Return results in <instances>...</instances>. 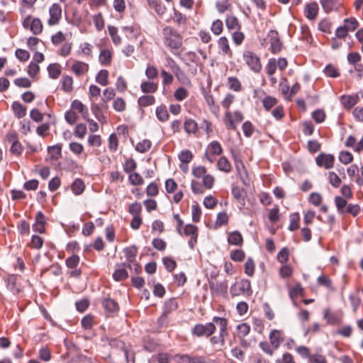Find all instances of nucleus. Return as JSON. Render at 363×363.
Masks as SVG:
<instances>
[{
    "instance_id": "obj_1",
    "label": "nucleus",
    "mask_w": 363,
    "mask_h": 363,
    "mask_svg": "<svg viewBox=\"0 0 363 363\" xmlns=\"http://www.w3.org/2000/svg\"><path fill=\"white\" fill-rule=\"evenodd\" d=\"M192 174L196 179H201L202 184L197 180L193 179L191 182V188L194 194H203L205 189H211L215 183V178L208 174L207 169L204 166L194 167Z\"/></svg>"
},
{
    "instance_id": "obj_2",
    "label": "nucleus",
    "mask_w": 363,
    "mask_h": 363,
    "mask_svg": "<svg viewBox=\"0 0 363 363\" xmlns=\"http://www.w3.org/2000/svg\"><path fill=\"white\" fill-rule=\"evenodd\" d=\"M162 35L165 47L174 55H179L183 48V36L171 26L164 28Z\"/></svg>"
},
{
    "instance_id": "obj_3",
    "label": "nucleus",
    "mask_w": 363,
    "mask_h": 363,
    "mask_svg": "<svg viewBox=\"0 0 363 363\" xmlns=\"http://www.w3.org/2000/svg\"><path fill=\"white\" fill-rule=\"evenodd\" d=\"M232 296H239L241 295L250 296L252 294L250 281L247 279H242L235 282L230 289Z\"/></svg>"
},
{
    "instance_id": "obj_4",
    "label": "nucleus",
    "mask_w": 363,
    "mask_h": 363,
    "mask_svg": "<svg viewBox=\"0 0 363 363\" xmlns=\"http://www.w3.org/2000/svg\"><path fill=\"white\" fill-rule=\"evenodd\" d=\"M242 58L249 68L255 73H259L262 70V63L259 57L255 52L245 50L243 52Z\"/></svg>"
},
{
    "instance_id": "obj_5",
    "label": "nucleus",
    "mask_w": 363,
    "mask_h": 363,
    "mask_svg": "<svg viewBox=\"0 0 363 363\" xmlns=\"http://www.w3.org/2000/svg\"><path fill=\"white\" fill-rule=\"evenodd\" d=\"M24 28L29 29L34 35H40L43 30V24L42 21L37 17L31 15L27 16L22 22Z\"/></svg>"
},
{
    "instance_id": "obj_6",
    "label": "nucleus",
    "mask_w": 363,
    "mask_h": 363,
    "mask_svg": "<svg viewBox=\"0 0 363 363\" xmlns=\"http://www.w3.org/2000/svg\"><path fill=\"white\" fill-rule=\"evenodd\" d=\"M243 119V114L240 111H235L234 112L225 111L223 121L228 130H235L237 124L242 122Z\"/></svg>"
},
{
    "instance_id": "obj_7",
    "label": "nucleus",
    "mask_w": 363,
    "mask_h": 363,
    "mask_svg": "<svg viewBox=\"0 0 363 363\" xmlns=\"http://www.w3.org/2000/svg\"><path fill=\"white\" fill-rule=\"evenodd\" d=\"M62 7L58 3H53L48 9L49 18L47 23L49 26H57L62 18Z\"/></svg>"
},
{
    "instance_id": "obj_8",
    "label": "nucleus",
    "mask_w": 363,
    "mask_h": 363,
    "mask_svg": "<svg viewBox=\"0 0 363 363\" xmlns=\"http://www.w3.org/2000/svg\"><path fill=\"white\" fill-rule=\"evenodd\" d=\"M216 326L213 323H208L206 324H196L194 329L193 333L197 337L206 336L209 337L214 333Z\"/></svg>"
},
{
    "instance_id": "obj_9",
    "label": "nucleus",
    "mask_w": 363,
    "mask_h": 363,
    "mask_svg": "<svg viewBox=\"0 0 363 363\" xmlns=\"http://www.w3.org/2000/svg\"><path fill=\"white\" fill-rule=\"evenodd\" d=\"M223 152L221 145L218 141H213L208 144L207 150L205 152L206 159L211 163L215 160V155H220Z\"/></svg>"
},
{
    "instance_id": "obj_10",
    "label": "nucleus",
    "mask_w": 363,
    "mask_h": 363,
    "mask_svg": "<svg viewBox=\"0 0 363 363\" xmlns=\"http://www.w3.org/2000/svg\"><path fill=\"white\" fill-rule=\"evenodd\" d=\"M181 235L190 237L188 244L190 248L193 249L197 242L199 230L198 228L192 224H187L184 227L183 233Z\"/></svg>"
},
{
    "instance_id": "obj_11",
    "label": "nucleus",
    "mask_w": 363,
    "mask_h": 363,
    "mask_svg": "<svg viewBox=\"0 0 363 363\" xmlns=\"http://www.w3.org/2000/svg\"><path fill=\"white\" fill-rule=\"evenodd\" d=\"M319 167H324L325 169H331L334 166L335 157L333 155L321 153L315 159Z\"/></svg>"
},
{
    "instance_id": "obj_12",
    "label": "nucleus",
    "mask_w": 363,
    "mask_h": 363,
    "mask_svg": "<svg viewBox=\"0 0 363 363\" xmlns=\"http://www.w3.org/2000/svg\"><path fill=\"white\" fill-rule=\"evenodd\" d=\"M268 38L270 43L271 51L274 54L279 52L282 45L279 38V34L275 30H270L268 33Z\"/></svg>"
},
{
    "instance_id": "obj_13",
    "label": "nucleus",
    "mask_w": 363,
    "mask_h": 363,
    "mask_svg": "<svg viewBox=\"0 0 363 363\" xmlns=\"http://www.w3.org/2000/svg\"><path fill=\"white\" fill-rule=\"evenodd\" d=\"M269 339L271 342V345L274 349H278L284 340V333L281 330H272L269 333Z\"/></svg>"
},
{
    "instance_id": "obj_14",
    "label": "nucleus",
    "mask_w": 363,
    "mask_h": 363,
    "mask_svg": "<svg viewBox=\"0 0 363 363\" xmlns=\"http://www.w3.org/2000/svg\"><path fill=\"white\" fill-rule=\"evenodd\" d=\"M89 69V64L79 60H74L71 67V70L78 77L86 74Z\"/></svg>"
},
{
    "instance_id": "obj_15",
    "label": "nucleus",
    "mask_w": 363,
    "mask_h": 363,
    "mask_svg": "<svg viewBox=\"0 0 363 363\" xmlns=\"http://www.w3.org/2000/svg\"><path fill=\"white\" fill-rule=\"evenodd\" d=\"M210 290L213 295H221L227 292L228 284L226 282L210 281Z\"/></svg>"
},
{
    "instance_id": "obj_16",
    "label": "nucleus",
    "mask_w": 363,
    "mask_h": 363,
    "mask_svg": "<svg viewBox=\"0 0 363 363\" xmlns=\"http://www.w3.org/2000/svg\"><path fill=\"white\" fill-rule=\"evenodd\" d=\"M319 11L318 5L316 2L307 4L304 8V15L309 20L316 18Z\"/></svg>"
},
{
    "instance_id": "obj_17",
    "label": "nucleus",
    "mask_w": 363,
    "mask_h": 363,
    "mask_svg": "<svg viewBox=\"0 0 363 363\" xmlns=\"http://www.w3.org/2000/svg\"><path fill=\"white\" fill-rule=\"evenodd\" d=\"M122 31L129 39H136L141 34L140 28L136 25L124 26L122 28Z\"/></svg>"
},
{
    "instance_id": "obj_18",
    "label": "nucleus",
    "mask_w": 363,
    "mask_h": 363,
    "mask_svg": "<svg viewBox=\"0 0 363 363\" xmlns=\"http://www.w3.org/2000/svg\"><path fill=\"white\" fill-rule=\"evenodd\" d=\"M126 264L121 263L116 265V270L113 274V278L117 281H123L128 277V273L125 269Z\"/></svg>"
},
{
    "instance_id": "obj_19",
    "label": "nucleus",
    "mask_w": 363,
    "mask_h": 363,
    "mask_svg": "<svg viewBox=\"0 0 363 363\" xmlns=\"http://www.w3.org/2000/svg\"><path fill=\"white\" fill-rule=\"evenodd\" d=\"M140 89L144 94H151L158 89V84L149 80L143 81L140 84Z\"/></svg>"
},
{
    "instance_id": "obj_20",
    "label": "nucleus",
    "mask_w": 363,
    "mask_h": 363,
    "mask_svg": "<svg viewBox=\"0 0 363 363\" xmlns=\"http://www.w3.org/2000/svg\"><path fill=\"white\" fill-rule=\"evenodd\" d=\"M359 100V96L355 95H345L341 97V103L343 106L347 109H350L356 105Z\"/></svg>"
},
{
    "instance_id": "obj_21",
    "label": "nucleus",
    "mask_w": 363,
    "mask_h": 363,
    "mask_svg": "<svg viewBox=\"0 0 363 363\" xmlns=\"http://www.w3.org/2000/svg\"><path fill=\"white\" fill-rule=\"evenodd\" d=\"M320 4L326 13L336 11L340 6V0H320Z\"/></svg>"
},
{
    "instance_id": "obj_22",
    "label": "nucleus",
    "mask_w": 363,
    "mask_h": 363,
    "mask_svg": "<svg viewBox=\"0 0 363 363\" xmlns=\"http://www.w3.org/2000/svg\"><path fill=\"white\" fill-rule=\"evenodd\" d=\"M113 52L108 49H103L100 51L99 60L104 66L110 65L112 61Z\"/></svg>"
},
{
    "instance_id": "obj_23",
    "label": "nucleus",
    "mask_w": 363,
    "mask_h": 363,
    "mask_svg": "<svg viewBox=\"0 0 363 363\" xmlns=\"http://www.w3.org/2000/svg\"><path fill=\"white\" fill-rule=\"evenodd\" d=\"M218 48L220 50L222 55H228L231 57L233 55L232 50L230 48L228 40L225 37H221L219 38L218 42Z\"/></svg>"
},
{
    "instance_id": "obj_24",
    "label": "nucleus",
    "mask_w": 363,
    "mask_h": 363,
    "mask_svg": "<svg viewBox=\"0 0 363 363\" xmlns=\"http://www.w3.org/2000/svg\"><path fill=\"white\" fill-rule=\"evenodd\" d=\"M137 248L134 246L125 248L124 250V254L128 262L127 265L129 269H132V263L135 261V257L137 255Z\"/></svg>"
},
{
    "instance_id": "obj_25",
    "label": "nucleus",
    "mask_w": 363,
    "mask_h": 363,
    "mask_svg": "<svg viewBox=\"0 0 363 363\" xmlns=\"http://www.w3.org/2000/svg\"><path fill=\"white\" fill-rule=\"evenodd\" d=\"M228 242L230 245L240 246L242 245L243 238L240 233L235 230L229 233Z\"/></svg>"
},
{
    "instance_id": "obj_26",
    "label": "nucleus",
    "mask_w": 363,
    "mask_h": 363,
    "mask_svg": "<svg viewBox=\"0 0 363 363\" xmlns=\"http://www.w3.org/2000/svg\"><path fill=\"white\" fill-rule=\"evenodd\" d=\"M184 128L188 134H196L198 131L199 126L196 121L189 118L184 121Z\"/></svg>"
},
{
    "instance_id": "obj_27",
    "label": "nucleus",
    "mask_w": 363,
    "mask_h": 363,
    "mask_svg": "<svg viewBox=\"0 0 363 363\" xmlns=\"http://www.w3.org/2000/svg\"><path fill=\"white\" fill-rule=\"evenodd\" d=\"M111 345L121 347L123 350L124 355L126 359L127 363H130V359L134 363V355L130 353L128 350L124 347V343L118 340H113L111 342Z\"/></svg>"
},
{
    "instance_id": "obj_28",
    "label": "nucleus",
    "mask_w": 363,
    "mask_h": 363,
    "mask_svg": "<svg viewBox=\"0 0 363 363\" xmlns=\"http://www.w3.org/2000/svg\"><path fill=\"white\" fill-rule=\"evenodd\" d=\"M48 152L52 160H57L62 156V145L57 144L48 147Z\"/></svg>"
},
{
    "instance_id": "obj_29",
    "label": "nucleus",
    "mask_w": 363,
    "mask_h": 363,
    "mask_svg": "<svg viewBox=\"0 0 363 363\" xmlns=\"http://www.w3.org/2000/svg\"><path fill=\"white\" fill-rule=\"evenodd\" d=\"M71 108L74 110L77 111L82 115L84 119H86L89 116V111L84 105L79 100H74L72 102Z\"/></svg>"
},
{
    "instance_id": "obj_30",
    "label": "nucleus",
    "mask_w": 363,
    "mask_h": 363,
    "mask_svg": "<svg viewBox=\"0 0 363 363\" xmlns=\"http://www.w3.org/2000/svg\"><path fill=\"white\" fill-rule=\"evenodd\" d=\"M155 103V98L151 94H146L145 95L141 96L138 99V104L140 107H147L152 106Z\"/></svg>"
},
{
    "instance_id": "obj_31",
    "label": "nucleus",
    "mask_w": 363,
    "mask_h": 363,
    "mask_svg": "<svg viewBox=\"0 0 363 363\" xmlns=\"http://www.w3.org/2000/svg\"><path fill=\"white\" fill-rule=\"evenodd\" d=\"M178 363H203V359L198 357H191L188 354L177 355Z\"/></svg>"
},
{
    "instance_id": "obj_32",
    "label": "nucleus",
    "mask_w": 363,
    "mask_h": 363,
    "mask_svg": "<svg viewBox=\"0 0 363 363\" xmlns=\"http://www.w3.org/2000/svg\"><path fill=\"white\" fill-rule=\"evenodd\" d=\"M289 294L291 299H294L298 296H303L304 289L300 283H297L294 286L289 288Z\"/></svg>"
},
{
    "instance_id": "obj_33",
    "label": "nucleus",
    "mask_w": 363,
    "mask_h": 363,
    "mask_svg": "<svg viewBox=\"0 0 363 363\" xmlns=\"http://www.w3.org/2000/svg\"><path fill=\"white\" fill-rule=\"evenodd\" d=\"M11 107L15 116L17 118H21L26 115V107L23 106L21 103L14 101L12 104Z\"/></svg>"
},
{
    "instance_id": "obj_34",
    "label": "nucleus",
    "mask_w": 363,
    "mask_h": 363,
    "mask_svg": "<svg viewBox=\"0 0 363 363\" xmlns=\"http://www.w3.org/2000/svg\"><path fill=\"white\" fill-rule=\"evenodd\" d=\"M227 85L230 90L239 92L242 90L240 81L235 77H229L227 79Z\"/></svg>"
},
{
    "instance_id": "obj_35",
    "label": "nucleus",
    "mask_w": 363,
    "mask_h": 363,
    "mask_svg": "<svg viewBox=\"0 0 363 363\" xmlns=\"http://www.w3.org/2000/svg\"><path fill=\"white\" fill-rule=\"evenodd\" d=\"M62 89L66 93H71L73 90V78L69 75H64L62 79Z\"/></svg>"
},
{
    "instance_id": "obj_36",
    "label": "nucleus",
    "mask_w": 363,
    "mask_h": 363,
    "mask_svg": "<svg viewBox=\"0 0 363 363\" xmlns=\"http://www.w3.org/2000/svg\"><path fill=\"white\" fill-rule=\"evenodd\" d=\"M108 30L111 38L112 42L115 45H118L122 43V38L118 35V28L113 26H108Z\"/></svg>"
},
{
    "instance_id": "obj_37",
    "label": "nucleus",
    "mask_w": 363,
    "mask_h": 363,
    "mask_svg": "<svg viewBox=\"0 0 363 363\" xmlns=\"http://www.w3.org/2000/svg\"><path fill=\"white\" fill-rule=\"evenodd\" d=\"M233 159H234V162H235V168H236V170L238 172V174L239 177L242 179V181L244 184L249 185V181L248 180L247 181L242 177V170L245 172V165H244V164L242 162L241 160H238V158L237 157V156L233 154Z\"/></svg>"
},
{
    "instance_id": "obj_38",
    "label": "nucleus",
    "mask_w": 363,
    "mask_h": 363,
    "mask_svg": "<svg viewBox=\"0 0 363 363\" xmlns=\"http://www.w3.org/2000/svg\"><path fill=\"white\" fill-rule=\"evenodd\" d=\"M49 77L51 79H57L61 74L62 68L58 63L50 64L48 67Z\"/></svg>"
},
{
    "instance_id": "obj_39",
    "label": "nucleus",
    "mask_w": 363,
    "mask_h": 363,
    "mask_svg": "<svg viewBox=\"0 0 363 363\" xmlns=\"http://www.w3.org/2000/svg\"><path fill=\"white\" fill-rule=\"evenodd\" d=\"M217 167L219 170L225 173H229L232 170V166L228 160L223 156L218 161Z\"/></svg>"
},
{
    "instance_id": "obj_40",
    "label": "nucleus",
    "mask_w": 363,
    "mask_h": 363,
    "mask_svg": "<svg viewBox=\"0 0 363 363\" xmlns=\"http://www.w3.org/2000/svg\"><path fill=\"white\" fill-rule=\"evenodd\" d=\"M156 116L161 122H165L169 118V113L164 105H160L156 108Z\"/></svg>"
},
{
    "instance_id": "obj_41",
    "label": "nucleus",
    "mask_w": 363,
    "mask_h": 363,
    "mask_svg": "<svg viewBox=\"0 0 363 363\" xmlns=\"http://www.w3.org/2000/svg\"><path fill=\"white\" fill-rule=\"evenodd\" d=\"M151 147V141L148 139H144L136 144L135 150L140 153H145L150 150Z\"/></svg>"
},
{
    "instance_id": "obj_42",
    "label": "nucleus",
    "mask_w": 363,
    "mask_h": 363,
    "mask_svg": "<svg viewBox=\"0 0 363 363\" xmlns=\"http://www.w3.org/2000/svg\"><path fill=\"white\" fill-rule=\"evenodd\" d=\"M72 191L75 195H80L85 189V184L81 179H76L72 184Z\"/></svg>"
},
{
    "instance_id": "obj_43",
    "label": "nucleus",
    "mask_w": 363,
    "mask_h": 363,
    "mask_svg": "<svg viewBox=\"0 0 363 363\" xmlns=\"http://www.w3.org/2000/svg\"><path fill=\"white\" fill-rule=\"evenodd\" d=\"M96 82L101 86L108 84V72L106 69L100 70L96 76Z\"/></svg>"
},
{
    "instance_id": "obj_44",
    "label": "nucleus",
    "mask_w": 363,
    "mask_h": 363,
    "mask_svg": "<svg viewBox=\"0 0 363 363\" xmlns=\"http://www.w3.org/2000/svg\"><path fill=\"white\" fill-rule=\"evenodd\" d=\"M213 321L218 325L219 329H220V337H223L224 335V334L226 333L227 325H228L227 319H225L224 318H220V317L215 316L213 318Z\"/></svg>"
},
{
    "instance_id": "obj_45",
    "label": "nucleus",
    "mask_w": 363,
    "mask_h": 363,
    "mask_svg": "<svg viewBox=\"0 0 363 363\" xmlns=\"http://www.w3.org/2000/svg\"><path fill=\"white\" fill-rule=\"evenodd\" d=\"M206 104L210 108L211 111L213 113H217L219 111V108L216 105L215 99L213 95L210 93H206L204 96Z\"/></svg>"
},
{
    "instance_id": "obj_46",
    "label": "nucleus",
    "mask_w": 363,
    "mask_h": 363,
    "mask_svg": "<svg viewBox=\"0 0 363 363\" xmlns=\"http://www.w3.org/2000/svg\"><path fill=\"white\" fill-rule=\"evenodd\" d=\"M335 204L339 213H345V209L347 206V202L345 198L339 196H335Z\"/></svg>"
},
{
    "instance_id": "obj_47",
    "label": "nucleus",
    "mask_w": 363,
    "mask_h": 363,
    "mask_svg": "<svg viewBox=\"0 0 363 363\" xmlns=\"http://www.w3.org/2000/svg\"><path fill=\"white\" fill-rule=\"evenodd\" d=\"M102 305L104 308L109 312L116 311L118 308L117 303L111 298L104 299L102 302Z\"/></svg>"
},
{
    "instance_id": "obj_48",
    "label": "nucleus",
    "mask_w": 363,
    "mask_h": 363,
    "mask_svg": "<svg viewBox=\"0 0 363 363\" xmlns=\"http://www.w3.org/2000/svg\"><path fill=\"white\" fill-rule=\"evenodd\" d=\"M226 26L229 30H240V25L235 16H228L225 20Z\"/></svg>"
},
{
    "instance_id": "obj_49",
    "label": "nucleus",
    "mask_w": 363,
    "mask_h": 363,
    "mask_svg": "<svg viewBox=\"0 0 363 363\" xmlns=\"http://www.w3.org/2000/svg\"><path fill=\"white\" fill-rule=\"evenodd\" d=\"M300 216L298 213H292L290 216V224L289 229L291 231H294L299 228Z\"/></svg>"
},
{
    "instance_id": "obj_50",
    "label": "nucleus",
    "mask_w": 363,
    "mask_h": 363,
    "mask_svg": "<svg viewBox=\"0 0 363 363\" xmlns=\"http://www.w3.org/2000/svg\"><path fill=\"white\" fill-rule=\"evenodd\" d=\"M172 20L177 26L184 25L187 21L186 16L177 10L174 11Z\"/></svg>"
},
{
    "instance_id": "obj_51",
    "label": "nucleus",
    "mask_w": 363,
    "mask_h": 363,
    "mask_svg": "<svg viewBox=\"0 0 363 363\" xmlns=\"http://www.w3.org/2000/svg\"><path fill=\"white\" fill-rule=\"evenodd\" d=\"M113 109L117 112H123L126 108V103L121 97H117L113 103Z\"/></svg>"
},
{
    "instance_id": "obj_52",
    "label": "nucleus",
    "mask_w": 363,
    "mask_h": 363,
    "mask_svg": "<svg viewBox=\"0 0 363 363\" xmlns=\"http://www.w3.org/2000/svg\"><path fill=\"white\" fill-rule=\"evenodd\" d=\"M238 334L239 337H245L250 332V326L246 323H242L237 325Z\"/></svg>"
},
{
    "instance_id": "obj_53",
    "label": "nucleus",
    "mask_w": 363,
    "mask_h": 363,
    "mask_svg": "<svg viewBox=\"0 0 363 363\" xmlns=\"http://www.w3.org/2000/svg\"><path fill=\"white\" fill-rule=\"evenodd\" d=\"M353 155L348 151H341L339 155V160L343 164H348L353 161Z\"/></svg>"
},
{
    "instance_id": "obj_54",
    "label": "nucleus",
    "mask_w": 363,
    "mask_h": 363,
    "mask_svg": "<svg viewBox=\"0 0 363 363\" xmlns=\"http://www.w3.org/2000/svg\"><path fill=\"white\" fill-rule=\"evenodd\" d=\"M86 132L87 128L86 125L84 123H79L76 125L74 133L77 138L82 139L86 135Z\"/></svg>"
},
{
    "instance_id": "obj_55",
    "label": "nucleus",
    "mask_w": 363,
    "mask_h": 363,
    "mask_svg": "<svg viewBox=\"0 0 363 363\" xmlns=\"http://www.w3.org/2000/svg\"><path fill=\"white\" fill-rule=\"evenodd\" d=\"M330 184L335 188H338L341 184V179L334 172H329L328 176Z\"/></svg>"
},
{
    "instance_id": "obj_56",
    "label": "nucleus",
    "mask_w": 363,
    "mask_h": 363,
    "mask_svg": "<svg viewBox=\"0 0 363 363\" xmlns=\"http://www.w3.org/2000/svg\"><path fill=\"white\" fill-rule=\"evenodd\" d=\"M259 348L265 352L267 354L272 356L274 353V351L277 349H274L272 345L271 342H268L267 341H262L259 343Z\"/></svg>"
},
{
    "instance_id": "obj_57",
    "label": "nucleus",
    "mask_w": 363,
    "mask_h": 363,
    "mask_svg": "<svg viewBox=\"0 0 363 363\" xmlns=\"http://www.w3.org/2000/svg\"><path fill=\"white\" fill-rule=\"evenodd\" d=\"M263 106L267 111H269L277 104V99L275 97L267 96L262 101Z\"/></svg>"
},
{
    "instance_id": "obj_58",
    "label": "nucleus",
    "mask_w": 363,
    "mask_h": 363,
    "mask_svg": "<svg viewBox=\"0 0 363 363\" xmlns=\"http://www.w3.org/2000/svg\"><path fill=\"white\" fill-rule=\"evenodd\" d=\"M179 159L182 163L188 164L192 160L193 154L189 150H184L179 153Z\"/></svg>"
},
{
    "instance_id": "obj_59",
    "label": "nucleus",
    "mask_w": 363,
    "mask_h": 363,
    "mask_svg": "<svg viewBox=\"0 0 363 363\" xmlns=\"http://www.w3.org/2000/svg\"><path fill=\"white\" fill-rule=\"evenodd\" d=\"M88 145L91 147H100L102 143L101 138L99 135H89L87 139Z\"/></svg>"
},
{
    "instance_id": "obj_60",
    "label": "nucleus",
    "mask_w": 363,
    "mask_h": 363,
    "mask_svg": "<svg viewBox=\"0 0 363 363\" xmlns=\"http://www.w3.org/2000/svg\"><path fill=\"white\" fill-rule=\"evenodd\" d=\"M118 147V139L116 133H112L108 138V149L111 152H116Z\"/></svg>"
},
{
    "instance_id": "obj_61",
    "label": "nucleus",
    "mask_w": 363,
    "mask_h": 363,
    "mask_svg": "<svg viewBox=\"0 0 363 363\" xmlns=\"http://www.w3.org/2000/svg\"><path fill=\"white\" fill-rule=\"evenodd\" d=\"M233 197L239 202H242L245 200V192L243 189L238 186H235L232 189Z\"/></svg>"
},
{
    "instance_id": "obj_62",
    "label": "nucleus",
    "mask_w": 363,
    "mask_h": 363,
    "mask_svg": "<svg viewBox=\"0 0 363 363\" xmlns=\"http://www.w3.org/2000/svg\"><path fill=\"white\" fill-rule=\"evenodd\" d=\"M230 259L235 262H242L244 260L245 254L242 250H232L230 254Z\"/></svg>"
},
{
    "instance_id": "obj_63",
    "label": "nucleus",
    "mask_w": 363,
    "mask_h": 363,
    "mask_svg": "<svg viewBox=\"0 0 363 363\" xmlns=\"http://www.w3.org/2000/svg\"><path fill=\"white\" fill-rule=\"evenodd\" d=\"M69 147L70 151L76 155H81L84 150L83 145L77 142H72Z\"/></svg>"
},
{
    "instance_id": "obj_64",
    "label": "nucleus",
    "mask_w": 363,
    "mask_h": 363,
    "mask_svg": "<svg viewBox=\"0 0 363 363\" xmlns=\"http://www.w3.org/2000/svg\"><path fill=\"white\" fill-rule=\"evenodd\" d=\"M308 363H327V359L325 356L316 353L309 357Z\"/></svg>"
}]
</instances>
